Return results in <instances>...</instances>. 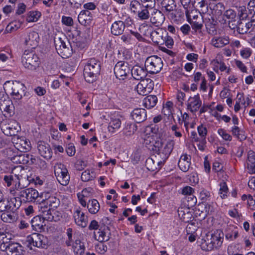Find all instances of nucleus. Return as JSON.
Segmentation results:
<instances>
[{
  "label": "nucleus",
  "mask_w": 255,
  "mask_h": 255,
  "mask_svg": "<svg viewBox=\"0 0 255 255\" xmlns=\"http://www.w3.org/2000/svg\"><path fill=\"white\" fill-rule=\"evenodd\" d=\"M150 128L151 131L155 134L156 139L152 144L149 145L148 148L159 155L161 160L165 162L172 151L175 142L173 140L170 139L164 144L165 140L162 137L163 132L161 129L159 131V128L155 125H151Z\"/></svg>",
  "instance_id": "f257e3e1"
},
{
  "label": "nucleus",
  "mask_w": 255,
  "mask_h": 255,
  "mask_svg": "<svg viewBox=\"0 0 255 255\" xmlns=\"http://www.w3.org/2000/svg\"><path fill=\"white\" fill-rule=\"evenodd\" d=\"M100 61L94 58L89 59L84 69V76L85 80L89 83H93L100 75Z\"/></svg>",
  "instance_id": "f03ea898"
},
{
  "label": "nucleus",
  "mask_w": 255,
  "mask_h": 255,
  "mask_svg": "<svg viewBox=\"0 0 255 255\" xmlns=\"http://www.w3.org/2000/svg\"><path fill=\"white\" fill-rule=\"evenodd\" d=\"M24 85L19 81H6L4 84V89L16 100L22 98L25 90Z\"/></svg>",
  "instance_id": "7ed1b4c3"
},
{
  "label": "nucleus",
  "mask_w": 255,
  "mask_h": 255,
  "mask_svg": "<svg viewBox=\"0 0 255 255\" xmlns=\"http://www.w3.org/2000/svg\"><path fill=\"white\" fill-rule=\"evenodd\" d=\"M144 65L148 73L154 74H157L161 71L163 64L160 57L152 55L146 58Z\"/></svg>",
  "instance_id": "20e7f679"
},
{
  "label": "nucleus",
  "mask_w": 255,
  "mask_h": 255,
  "mask_svg": "<svg viewBox=\"0 0 255 255\" xmlns=\"http://www.w3.org/2000/svg\"><path fill=\"white\" fill-rule=\"evenodd\" d=\"M54 169V174L59 183L63 186L68 185L70 177L66 166L61 163H56Z\"/></svg>",
  "instance_id": "39448f33"
},
{
  "label": "nucleus",
  "mask_w": 255,
  "mask_h": 255,
  "mask_svg": "<svg viewBox=\"0 0 255 255\" xmlns=\"http://www.w3.org/2000/svg\"><path fill=\"white\" fill-rule=\"evenodd\" d=\"M66 42L61 38L55 40V48L57 53L63 58L69 57L72 53V49L70 42L65 38Z\"/></svg>",
  "instance_id": "423d86ee"
},
{
  "label": "nucleus",
  "mask_w": 255,
  "mask_h": 255,
  "mask_svg": "<svg viewBox=\"0 0 255 255\" xmlns=\"http://www.w3.org/2000/svg\"><path fill=\"white\" fill-rule=\"evenodd\" d=\"M22 63L27 69L33 70L36 69L39 64L38 56L32 52L25 51L22 56Z\"/></svg>",
  "instance_id": "0eeeda50"
},
{
  "label": "nucleus",
  "mask_w": 255,
  "mask_h": 255,
  "mask_svg": "<svg viewBox=\"0 0 255 255\" xmlns=\"http://www.w3.org/2000/svg\"><path fill=\"white\" fill-rule=\"evenodd\" d=\"M27 242L29 245H32L39 248L45 249L48 246L47 238L43 235L33 233L27 237Z\"/></svg>",
  "instance_id": "6e6552de"
},
{
  "label": "nucleus",
  "mask_w": 255,
  "mask_h": 255,
  "mask_svg": "<svg viewBox=\"0 0 255 255\" xmlns=\"http://www.w3.org/2000/svg\"><path fill=\"white\" fill-rule=\"evenodd\" d=\"M131 69L128 62L119 61L115 66L114 73L117 78L124 80L131 72Z\"/></svg>",
  "instance_id": "1a4fd4ad"
},
{
  "label": "nucleus",
  "mask_w": 255,
  "mask_h": 255,
  "mask_svg": "<svg viewBox=\"0 0 255 255\" xmlns=\"http://www.w3.org/2000/svg\"><path fill=\"white\" fill-rule=\"evenodd\" d=\"M20 129L19 124L13 120H10L1 128L2 132L7 136H15Z\"/></svg>",
  "instance_id": "9d476101"
},
{
  "label": "nucleus",
  "mask_w": 255,
  "mask_h": 255,
  "mask_svg": "<svg viewBox=\"0 0 255 255\" xmlns=\"http://www.w3.org/2000/svg\"><path fill=\"white\" fill-rule=\"evenodd\" d=\"M12 143L16 149L22 152H26L31 149V144L29 140L24 137H18L12 138Z\"/></svg>",
  "instance_id": "9b49d317"
},
{
  "label": "nucleus",
  "mask_w": 255,
  "mask_h": 255,
  "mask_svg": "<svg viewBox=\"0 0 255 255\" xmlns=\"http://www.w3.org/2000/svg\"><path fill=\"white\" fill-rule=\"evenodd\" d=\"M40 198H43L51 209L53 212L60 204V200L54 195H51L49 192H43L40 195Z\"/></svg>",
  "instance_id": "f8f14e48"
},
{
  "label": "nucleus",
  "mask_w": 255,
  "mask_h": 255,
  "mask_svg": "<svg viewBox=\"0 0 255 255\" xmlns=\"http://www.w3.org/2000/svg\"><path fill=\"white\" fill-rule=\"evenodd\" d=\"M38 205L39 211L41 213V216H43L44 219H46L48 221H56V219H54V216L51 213V209L46 204V202L42 198Z\"/></svg>",
  "instance_id": "ddd939ff"
},
{
  "label": "nucleus",
  "mask_w": 255,
  "mask_h": 255,
  "mask_svg": "<svg viewBox=\"0 0 255 255\" xmlns=\"http://www.w3.org/2000/svg\"><path fill=\"white\" fill-rule=\"evenodd\" d=\"M150 21L155 26H161L165 19L164 14L159 10L153 8L150 15Z\"/></svg>",
  "instance_id": "4468645a"
},
{
  "label": "nucleus",
  "mask_w": 255,
  "mask_h": 255,
  "mask_svg": "<svg viewBox=\"0 0 255 255\" xmlns=\"http://www.w3.org/2000/svg\"><path fill=\"white\" fill-rule=\"evenodd\" d=\"M37 149L39 154L46 159H50L52 156V151L50 145L43 141L37 143Z\"/></svg>",
  "instance_id": "2eb2a0df"
},
{
  "label": "nucleus",
  "mask_w": 255,
  "mask_h": 255,
  "mask_svg": "<svg viewBox=\"0 0 255 255\" xmlns=\"http://www.w3.org/2000/svg\"><path fill=\"white\" fill-rule=\"evenodd\" d=\"M39 36L38 33L34 31H30L24 37V44L30 48H35L38 43Z\"/></svg>",
  "instance_id": "dca6fc26"
},
{
  "label": "nucleus",
  "mask_w": 255,
  "mask_h": 255,
  "mask_svg": "<svg viewBox=\"0 0 255 255\" xmlns=\"http://www.w3.org/2000/svg\"><path fill=\"white\" fill-rule=\"evenodd\" d=\"M3 247L8 255H21L23 252V247L18 243L9 242Z\"/></svg>",
  "instance_id": "f3484780"
},
{
  "label": "nucleus",
  "mask_w": 255,
  "mask_h": 255,
  "mask_svg": "<svg viewBox=\"0 0 255 255\" xmlns=\"http://www.w3.org/2000/svg\"><path fill=\"white\" fill-rule=\"evenodd\" d=\"M19 196L25 198L26 202H34L40 195L38 191L32 188L23 189L20 191Z\"/></svg>",
  "instance_id": "a211bd4d"
},
{
  "label": "nucleus",
  "mask_w": 255,
  "mask_h": 255,
  "mask_svg": "<svg viewBox=\"0 0 255 255\" xmlns=\"http://www.w3.org/2000/svg\"><path fill=\"white\" fill-rule=\"evenodd\" d=\"M237 32L241 34L249 33L251 35H255V27L253 24L239 20Z\"/></svg>",
  "instance_id": "6ab92c4d"
},
{
  "label": "nucleus",
  "mask_w": 255,
  "mask_h": 255,
  "mask_svg": "<svg viewBox=\"0 0 255 255\" xmlns=\"http://www.w3.org/2000/svg\"><path fill=\"white\" fill-rule=\"evenodd\" d=\"M202 105V101L199 94L189 98L187 107L192 113L196 112L199 110Z\"/></svg>",
  "instance_id": "aec40b11"
},
{
  "label": "nucleus",
  "mask_w": 255,
  "mask_h": 255,
  "mask_svg": "<svg viewBox=\"0 0 255 255\" xmlns=\"http://www.w3.org/2000/svg\"><path fill=\"white\" fill-rule=\"evenodd\" d=\"M147 70L146 67L134 65L131 69V74L133 78L137 80H144V78L147 75Z\"/></svg>",
  "instance_id": "412c9836"
},
{
  "label": "nucleus",
  "mask_w": 255,
  "mask_h": 255,
  "mask_svg": "<svg viewBox=\"0 0 255 255\" xmlns=\"http://www.w3.org/2000/svg\"><path fill=\"white\" fill-rule=\"evenodd\" d=\"M224 233L221 230H216L213 234L209 235L210 242L213 244V248L220 247L223 241Z\"/></svg>",
  "instance_id": "4be33fe9"
},
{
  "label": "nucleus",
  "mask_w": 255,
  "mask_h": 255,
  "mask_svg": "<svg viewBox=\"0 0 255 255\" xmlns=\"http://www.w3.org/2000/svg\"><path fill=\"white\" fill-rule=\"evenodd\" d=\"M131 116L136 123H141L146 119V111L143 108H136L131 112Z\"/></svg>",
  "instance_id": "5701e85b"
},
{
  "label": "nucleus",
  "mask_w": 255,
  "mask_h": 255,
  "mask_svg": "<svg viewBox=\"0 0 255 255\" xmlns=\"http://www.w3.org/2000/svg\"><path fill=\"white\" fill-rule=\"evenodd\" d=\"M78 19L82 25L87 26L90 24L93 20V15L89 10H83L79 14Z\"/></svg>",
  "instance_id": "b1692460"
},
{
  "label": "nucleus",
  "mask_w": 255,
  "mask_h": 255,
  "mask_svg": "<svg viewBox=\"0 0 255 255\" xmlns=\"http://www.w3.org/2000/svg\"><path fill=\"white\" fill-rule=\"evenodd\" d=\"M73 217L75 223L79 226L85 228L87 225V217L85 216V214L82 212L79 209H77L73 214Z\"/></svg>",
  "instance_id": "393cba45"
},
{
  "label": "nucleus",
  "mask_w": 255,
  "mask_h": 255,
  "mask_svg": "<svg viewBox=\"0 0 255 255\" xmlns=\"http://www.w3.org/2000/svg\"><path fill=\"white\" fill-rule=\"evenodd\" d=\"M149 84L153 85L152 81L150 79H146L145 80L141 81V82L138 83L136 87V89L137 93L141 95H146L150 92L151 88L150 87H147L148 83Z\"/></svg>",
  "instance_id": "a878e982"
},
{
  "label": "nucleus",
  "mask_w": 255,
  "mask_h": 255,
  "mask_svg": "<svg viewBox=\"0 0 255 255\" xmlns=\"http://www.w3.org/2000/svg\"><path fill=\"white\" fill-rule=\"evenodd\" d=\"M110 229L107 226H104L103 229H100L97 235H95L96 239L100 242L108 241L110 239Z\"/></svg>",
  "instance_id": "bb28decb"
},
{
  "label": "nucleus",
  "mask_w": 255,
  "mask_h": 255,
  "mask_svg": "<svg viewBox=\"0 0 255 255\" xmlns=\"http://www.w3.org/2000/svg\"><path fill=\"white\" fill-rule=\"evenodd\" d=\"M164 163L162 160H154L151 158H148L145 162V165L149 170L154 171L155 170L159 169L161 166Z\"/></svg>",
  "instance_id": "cd10ccee"
},
{
  "label": "nucleus",
  "mask_w": 255,
  "mask_h": 255,
  "mask_svg": "<svg viewBox=\"0 0 255 255\" xmlns=\"http://www.w3.org/2000/svg\"><path fill=\"white\" fill-rule=\"evenodd\" d=\"M125 28V24L123 21H116L111 26V33L115 35H119L123 33Z\"/></svg>",
  "instance_id": "c85d7f7f"
},
{
  "label": "nucleus",
  "mask_w": 255,
  "mask_h": 255,
  "mask_svg": "<svg viewBox=\"0 0 255 255\" xmlns=\"http://www.w3.org/2000/svg\"><path fill=\"white\" fill-rule=\"evenodd\" d=\"M45 221H46V220L44 219L43 216L41 215L36 216L31 220L32 226L36 230L44 229V227L46 226Z\"/></svg>",
  "instance_id": "c756f323"
},
{
  "label": "nucleus",
  "mask_w": 255,
  "mask_h": 255,
  "mask_svg": "<svg viewBox=\"0 0 255 255\" xmlns=\"http://www.w3.org/2000/svg\"><path fill=\"white\" fill-rule=\"evenodd\" d=\"M238 237V231L237 227L230 226L226 230V238L230 241H233Z\"/></svg>",
  "instance_id": "7c9ffc66"
},
{
  "label": "nucleus",
  "mask_w": 255,
  "mask_h": 255,
  "mask_svg": "<svg viewBox=\"0 0 255 255\" xmlns=\"http://www.w3.org/2000/svg\"><path fill=\"white\" fill-rule=\"evenodd\" d=\"M17 216L14 211H6L1 215V219L5 223H12L16 221Z\"/></svg>",
  "instance_id": "2f4dec72"
},
{
  "label": "nucleus",
  "mask_w": 255,
  "mask_h": 255,
  "mask_svg": "<svg viewBox=\"0 0 255 255\" xmlns=\"http://www.w3.org/2000/svg\"><path fill=\"white\" fill-rule=\"evenodd\" d=\"M157 102V98L155 95H149L143 100V106L147 109H150L154 107Z\"/></svg>",
  "instance_id": "473e14b6"
},
{
  "label": "nucleus",
  "mask_w": 255,
  "mask_h": 255,
  "mask_svg": "<svg viewBox=\"0 0 255 255\" xmlns=\"http://www.w3.org/2000/svg\"><path fill=\"white\" fill-rule=\"evenodd\" d=\"M87 207L89 212L92 214H96L100 208L99 202L94 199L88 201Z\"/></svg>",
  "instance_id": "72a5a7b5"
},
{
  "label": "nucleus",
  "mask_w": 255,
  "mask_h": 255,
  "mask_svg": "<svg viewBox=\"0 0 255 255\" xmlns=\"http://www.w3.org/2000/svg\"><path fill=\"white\" fill-rule=\"evenodd\" d=\"M11 160L14 163L27 164L29 161L28 154L20 153L19 154L14 155L12 157Z\"/></svg>",
  "instance_id": "f704fd0d"
},
{
  "label": "nucleus",
  "mask_w": 255,
  "mask_h": 255,
  "mask_svg": "<svg viewBox=\"0 0 255 255\" xmlns=\"http://www.w3.org/2000/svg\"><path fill=\"white\" fill-rule=\"evenodd\" d=\"M209 235H207L205 237L201 240L200 243L201 248L205 251H210L214 249L213 244L210 242Z\"/></svg>",
  "instance_id": "c9c22d12"
},
{
  "label": "nucleus",
  "mask_w": 255,
  "mask_h": 255,
  "mask_svg": "<svg viewBox=\"0 0 255 255\" xmlns=\"http://www.w3.org/2000/svg\"><path fill=\"white\" fill-rule=\"evenodd\" d=\"M162 8L167 12H170L176 8V4L174 0H163L161 2Z\"/></svg>",
  "instance_id": "e433bc0d"
},
{
  "label": "nucleus",
  "mask_w": 255,
  "mask_h": 255,
  "mask_svg": "<svg viewBox=\"0 0 255 255\" xmlns=\"http://www.w3.org/2000/svg\"><path fill=\"white\" fill-rule=\"evenodd\" d=\"M164 34H161L157 31H153L150 34L152 41L158 45H161L164 43Z\"/></svg>",
  "instance_id": "4c0bfd02"
},
{
  "label": "nucleus",
  "mask_w": 255,
  "mask_h": 255,
  "mask_svg": "<svg viewBox=\"0 0 255 255\" xmlns=\"http://www.w3.org/2000/svg\"><path fill=\"white\" fill-rule=\"evenodd\" d=\"M137 129V126L135 123L128 124L125 128L124 134L127 136L133 135Z\"/></svg>",
  "instance_id": "58836bf2"
},
{
  "label": "nucleus",
  "mask_w": 255,
  "mask_h": 255,
  "mask_svg": "<svg viewBox=\"0 0 255 255\" xmlns=\"http://www.w3.org/2000/svg\"><path fill=\"white\" fill-rule=\"evenodd\" d=\"M121 126V121L119 119H113L111 120L108 127L109 131L115 132L116 130L120 128Z\"/></svg>",
  "instance_id": "ea45409f"
},
{
  "label": "nucleus",
  "mask_w": 255,
  "mask_h": 255,
  "mask_svg": "<svg viewBox=\"0 0 255 255\" xmlns=\"http://www.w3.org/2000/svg\"><path fill=\"white\" fill-rule=\"evenodd\" d=\"M213 45L216 47H222L229 43V38L228 37H220L219 38L213 40Z\"/></svg>",
  "instance_id": "a19ab883"
},
{
  "label": "nucleus",
  "mask_w": 255,
  "mask_h": 255,
  "mask_svg": "<svg viewBox=\"0 0 255 255\" xmlns=\"http://www.w3.org/2000/svg\"><path fill=\"white\" fill-rule=\"evenodd\" d=\"M41 12L38 11H30L28 13L26 20L28 22L36 21L41 16Z\"/></svg>",
  "instance_id": "79ce46f5"
},
{
  "label": "nucleus",
  "mask_w": 255,
  "mask_h": 255,
  "mask_svg": "<svg viewBox=\"0 0 255 255\" xmlns=\"http://www.w3.org/2000/svg\"><path fill=\"white\" fill-rule=\"evenodd\" d=\"M10 101L8 99V97H5L3 101H0V109L4 112L10 113Z\"/></svg>",
  "instance_id": "37998d69"
},
{
  "label": "nucleus",
  "mask_w": 255,
  "mask_h": 255,
  "mask_svg": "<svg viewBox=\"0 0 255 255\" xmlns=\"http://www.w3.org/2000/svg\"><path fill=\"white\" fill-rule=\"evenodd\" d=\"M149 8L144 7L140 10H138L137 13L138 18L141 20L148 19L150 17V15L149 12Z\"/></svg>",
  "instance_id": "c03bdc74"
},
{
  "label": "nucleus",
  "mask_w": 255,
  "mask_h": 255,
  "mask_svg": "<svg viewBox=\"0 0 255 255\" xmlns=\"http://www.w3.org/2000/svg\"><path fill=\"white\" fill-rule=\"evenodd\" d=\"M95 177L94 172H91L89 170H86L81 175V180L84 182H88L92 180Z\"/></svg>",
  "instance_id": "a18cd8bd"
},
{
  "label": "nucleus",
  "mask_w": 255,
  "mask_h": 255,
  "mask_svg": "<svg viewBox=\"0 0 255 255\" xmlns=\"http://www.w3.org/2000/svg\"><path fill=\"white\" fill-rule=\"evenodd\" d=\"M225 7L223 3L218 2L214 6L213 11L214 12V14L219 17L221 16L223 14V12L225 11Z\"/></svg>",
  "instance_id": "49530a36"
},
{
  "label": "nucleus",
  "mask_w": 255,
  "mask_h": 255,
  "mask_svg": "<svg viewBox=\"0 0 255 255\" xmlns=\"http://www.w3.org/2000/svg\"><path fill=\"white\" fill-rule=\"evenodd\" d=\"M199 198L203 201L210 200L211 197V194L209 191L207 190L202 188H200L199 191Z\"/></svg>",
  "instance_id": "de8ad7c7"
},
{
  "label": "nucleus",
  "mask_w": 255,
  "mask_h": 255,
  "mask_svg": "<svg viewBox=\"0 0 255 255\" xmlns=\"http://www.w3.org/2000/svg\"><path fill=\"white\" fill-rule=\"evenodd\" d=\"M8 204L11 205L9 211H14L19 208L21 205V201L19 199H17L16 198H13L10 199L9 202H8Z\"/></svg>",
  "instance_id": "09e8293b"
},
{
  "label": "nucleus",
  "mask_w": 255,
  "mask_h": 255,
  "mask_svg": "<svg viewBox=\"0 0 255 255\" xmlns=\"http://www.w3.org/2000/svg\"><path fill=\"white\" fill-rule=\"evenodd\" d=\"M15 179L19 180V176L16 174H15L14 176L12 175H5L3 178V180L5 181V183L6 184L7 187L11 186L12 184V182Z\"/></svg>",
  "instance_id": "8fccbe9b"
},
{
  "label": "nucleus",
  "mask_w": 255,
  "mask_h": 255,
  "mask_svg": "<svg viewBox=\"0 0 255 255\" xmlns=\"http://www.w3.org/2000/svg\"><path fill=\"white\" fill-rule=\"evenodd\" d=\"M20 24L16 21L10 23L6 27V30L7 32H12L16 30L20 27Z\"/></svg>",
  "instance_id": "3c124183"
},
{
  "label": "nucleus",
  "mask_w": 255,
  "mask_h": 255,
  "mask_svg": "<svg viewBox=\"0 0 255 255\" xmlns=\"http://www.w3.org/2000/svg\"><path fill=\"white\" fill-rule=\"evenodd\" d=\"M190 162L185 161L182 160H179L178 162V166L179 168L183 172H187L190 167Z\"/></svg>",
  "instance_id": "603ef678"
},
{
  "label": "nucleus",
  "mask_w": 255,
  "mask_h": 255,
  "mask_svg": "<svg viewBox=\"0 0 255 255\" xmlns=\"http://www.w3.org/2000/svg\"><path fill=\"white\" fill-rule=\"evenodd\" d=\"M142 6L149 8V9H152L155 6V0H140Z\"/></svg>",
  "instance_id": "864d4df0"
},
{
  "label": "nucleus",
  "mask_w": 255,
  "mask_h": 255,
  "mask_svg": "<svg viewBox=\"0 0 255 255\" xmlns=\"http://www.w3.org/2000/svg\"><path fill=\"white\" fill-rule=\"evenodd\" d=\"M224 16L229 20H233L237 18L236 13V12L232 9H229L225 11L224 13Z\"/></svg>",
  "instance_id": "5fc2aeb1"
},
{
  "label": "nucleus",
  "mask_w": 255,
  "mask_h": 255,
  "mask_svg": "<svg viewBox=\"0 0 255 255\" xmlns=\"http://www.w3.org/2000/svg\"><path fill=\"white\" fill-rule=\"evenodd\" d=\"M228 188L227 184L223 182L220 183V194L222 198H225L227 196Z\"/></svg>",
  "instance_id": "6e6d98bb"
},
{
  "label": "nucleus",
  "mask_w": 255,
  "mask_h": 255,
  "mask_svg": "<svg viewBox=\"0 0 255 255\" xmlns=\"http://www.w3.org/2000/svg\"><path fill=\"white\" fill-rule=\"evenodd\" d=\"M66 234L68 237V240L65 242L66 245L68 247L72 245V243L73 242L72 238L73 230L72 228H69L66 230Z\"/></svg>",
  "instance_id": "4d7b16f0"
},
{
  "label": "nucleus",
  "mask_w": 255,
  "mask_h": 255,
  "mask_svg": "<svg viewBox=\"0 0 255 255\" xmlns=\"http://www.w3.org/2000/svg\"><path fill=\"white\" fill-rule=\"evenodd\" d=\"M11 205L8 204V201H6L3 199L0 201V212H3L6 211H9Z\"/></svg>",
  "instance_id": "13d9d810"
},
{
  "label": "nucleus",
  "mask_w": 255,
  "mask_h": 255,
  "mask_svg": "<svg viewBox=\"0 0 255 255\" xmlns=\"http://www.w3.org/2000/svg\"><path fill=\"white\" fill-rule=\"evenodd\" d=\"M130 7L131 10L136 13L139 10V8L141 7L140 3L137 0H132L130 2Z\"/></svg>",
  "instance_id": "bf43d9fd"
},
{
  "label": "nucleus",
  "mask_w": 255,
  "mask_h": 255,
  "mask_svg": "<svg viewBox=\"0 0 255 255\" xmlns=\"http://www.w3.org/2000/svg\"><path fill=\"white\" fill-rule=\"evenodd\" d=\"M252 53V50L251 48L246 47L244 48L240 51V54L243 58H249Z\"/></svg>",
  "instance_id": "052dcab7"
},
{
  "label": "nucleus",
  "mask_w": 255,
  "mask_h": 255,
  "mask_svg": "<svg viewBox=\"0 0 255 255\" xmlns=\"http://www.w3.org/2000/svg\"><path fill=\"white\" fill-rule=\"evenodd\" d=\"M218 132L220 135H221L225 140L231 141L232 140V136L229 134H228L224 129H219Z\"/></svg>",
  "instance_id": "680f3d73"
},
{
  "label": "nucleus",
  "mask_w": 255,
  "mask_h": 255,
  "mask_svg": "<svg viewBox=\"0 0 255 255\" xmlns=\"http://www.w3.org/2000/svg\"><path fill=\"white\" fill-rule=\"evenodd\" d=\"M164 43H165V45L167 46L168 48H171L173 45V40L171 38V37L168 35L167 33L164 34Z\"/></svg>",
  "instance_id": "e2e57ef3"
},
{
  "label": "nucleus",
  "mask_w": 255,
  "mask_h": 255,
  "mask_svg": "<svg viewBox=\"0 0 255 255\" xmlns=\"http://www.w3.org/2000/svg\"><path fill=\"white\" fill-rule=\"evenodd\" d=\"M96 251L101 254H104L107 251V247L103 242H100L96 246Z\"/></svg>",
  "instance_id": "0e129e2a"
},
{
  "label": "nucleus",
  "mask_w": 255,
  "mask_h": 255,
  "mask_svg": "<svg viewBox=\"0 0 255 255\" xmlns=\"http://www.w3.org/2000/svg\"><path fill=\"white\" fill-rule=\"evenodd\" d=\"M199 135L204 139L205 138L207 133V129L203 125L199 126L198 128Z\"/></svg>",
  "instance_id": "69168bd1"
},
{
  "label": "nucleus",
  "mask_w": 255,
  "mask_h": 255,
  "mask_svg": "<svg viewBox=\"0 0 255 255\" xmlns=\"http://www.w3.org/2000/svg\"><path fill=\"white\" fill-rule=\"evenodd\" d=\"M62 22L63 24L69 26H72L74 24L72 18L69 16H63L62 17Z\"/></svg>",
  "instance_id": "338daca9"
},
{
  "label": "nucleus",
  "mask_w": 255,
  "mask_h": 255,
  "mask_svg": "<svg viewBox=\"0 0 255 255\" xmlns=\"http://www.w3.org/2000/svg\"><path fill=\"white\" fill-rule=\"evenodd\" d=\"M66 151L67 155L69 156H72L74 155L76 152L74 145L72 143L68 144V146L66 149Z\"/></svg>",
  "instance_id": "774afa93"
}]
</instances>
